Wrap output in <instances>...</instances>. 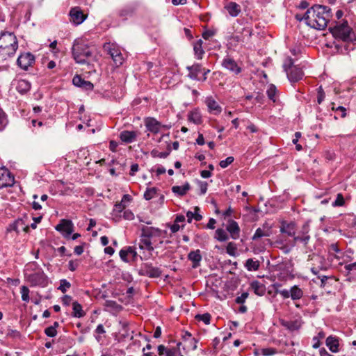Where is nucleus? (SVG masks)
<instances>
[{"label": "nucleus", "instance_id": "nucleus-1", "mask_svg": "<svg viewBox=\"0 0 356 356\" xmlns=\"http://www.w3.org/2000/svg\"><path fill=\"white\" fill-rule=\"evenodd\" d=\"M331 17V8L322 5L312 6L307 10L304 15L306 24L318 30L324 29Z\"/></svg>", "mask_w": 356, "mask_h": 356}, {"label": "nucleus", "instance_id": "nucleus-2", "mask_svg": "<svg viewBox=\"0 0 356 356\" xmlns=\"http://www.w3.org/2000/svg\"><path fill=\"white\" fill-rule=\"evenodd\" d=\"M18 48V42L13 33H1L0 36V52L3 60L13 57Z\"/></svg>", "mask_w": 356, "mask_h": 356}, {"label": "nucleus", "instance_id": "nucleus-3", "mask_svg": "<svg viewBox=\"0 0 356 356\" xmlns=\"http://www.w3.org/2000/svg\"><path fill=\"white\" fill-rule=\"evenodd\" d=\"M24 275L27 280L32 286L45 287L47 283V277L44 273L38 268L35 262L29 263L26 265Z\"/></svg>", "mask_w": 356, "mask_h": 356}, {"label": "nucleus", "instance_id": "nucleus-4", "mask_svg": "<svg viewBox=\"0 0 356 356\" xmlns=\"http://www.w3.org/2000/svg\"><path fill=\"white\" fill-rule=\"evenodd\" d=\"M74 59L77 63L84 64L86 59L92 55V51L86 43L81 40H75L72 48Z\"/></svg>", "mask_w": 356, "mask_h": 356}, {"label": "nucleus", "instance_id": "nucleus-5", "mask_svg": "<svg viewBox=\"0 0 356 356\" xmlns=\"http://www.w3.org/2000/svg\"><path fill=\"white\" fill-rule=\"evenodd\" d=\"M329 30L335 39L341 40L343 42H352L353 40V33L347 21L336 24L333 27H330Z\"/></svg>", "mask_w": 356, "mask_h": 356}, {"label": "nucleus", "instance_id": "nucleus-6", "mask_svg": "<svg viewBox=\"0 0 356 356\" xmlns=\"http://www.w3.org/2000/svg\"><path fill=\"white\" fill-rule=\"evenodd\" d=\"M155 233L156 229L153 227L145 226L142 228L141 239L139 243L140 249L147 250L149 253L154 251L151 238Z\"/></svg>", "mask_w": 356, "mask_h": 356}, {"label": "nucleus", "instance_id": "nucleus-7", "mask_svg": "<svg viewBox=\"0 0 356 356\" xmlns=\"http://www.w3.org/2000/svg\"><path fill=\"white\" fill-rule=\"evenodd\" d=\"M310 225L309 222L307 221L304 222V224L302 225L300 229L297 232V234H296L295 238H294V243H300L303 245L306 246L310 240Z\"/></svg>", "mask_w": 356, "mask_h": 356}, {"label": "nucleus", "instance_id": "nucleus-8", "mask_svg": "<svg viewBox=\"0 0 356 356\" xmlns=\"http://www.w3.org/2000/svg\"><path fill=\"white\" fill-rule=\"evenodd\" d=\"M314 261V266L311 268L314 274L318 273V270H327L330 266V259L327 258L325 259L323 257L320 255H315L312 258Z\"/></svg>", "mask_w": 356, "mask_h": 356}, {"label": "nucleus", "instance_id": "nucleus-9", "mask_svg": "<svg viewBox=\"0 0 356 356\" xmlns=\"http://www.w3.org/2000/svg\"><path fill=\"white\" fill-rule=\"evenodd\" d=\"M15 183V177L10 172L5 168H0V189L10 187Z\"/></svg>", "mask_w": 356, "mask_h": 356}, {"label": "nucleus", "instance_id": "nucleus-10", "mask_svg": "<svg viewBox=\"0 0 356 356\" xmlns=\"http://www.w3.org/2000/svg\"><path fill=\"white\" fill-rule=\"evenodd\" d=\"M55 228L65 238H68L74 231V225L70 220L62 219Z\"/></svg>", "mask_w": 356, "mask_h": 356}, {"label": "nucleus", "instance_id": "nucleus-11", "mask_svg": "<svg viewBox=\"0 0 356 356\" xmlns=\"http://www.w3.org/2000/svg\"><path fill=\"white\" fill-rule=\"evenodd\" d=\"M35 62V56L30 52L22 54L17 60V65L24 70H27Z\"/></svg>", "mask_w": 356, "mask_h": 356}, {"label": "nucleus", "instance_id": "nucleus-12", "mask_svg": "<svg viewBox=\"0 0 356 356\" xmlns=\"http://www.w3.org/2000/svg\"><path fill=\"white\" fill-rule=\"evenodd\" d=\"M69 15L70 17V22L75 25L82 24L87 18V15L83 13L79 7L71 8Z\"/></svg>", "mask_w": 356, "mask_h": 356}, {"label": "nucleus", "instance_id": "nucleus-13", "mask_svg": "<svg viewBox=\"0 0 356 356\" xmlns=\"http://www.w3.org/2000/svg\"><path fill=\"white\" fill-rule=\"evenodd\" d=\"M145 136L143 138H149L152 136V140H154L156 136V119L154 118H147L145 119Z\"/></svg>", "mask_w": 356, "mask_h": 356}, {"label": "nucleus", "instance_id": "nucleus-14", "mask_svg": "<svg viewBox=\"0 0 356 356\" xmlns=\"http://www.w3.org/2000/svg\"><path fill=\"white\" fill-rule=\"evenodd\" d=\"M280 232L282 234H284L288 236H291L295 238L297 227L295 222H287L282 221L280 224Z\"/></svg>", "mask_w": 356, "mask_h": 356}, {"label": "nucleus", "instance_id": "nucleus-15", "mask_svg": "<svg viewBox=\"0 0 356 356\" xmlns=\"http://www.w3.org/2000/svg\"><path fill=\"white\" fill-rule=\"evenodd\" d=\"M287 77L290 82H298L302 79L304 73L302 70L296 65L295 67H292L290 70L286 72Z\"/></svg>", "mask_w": 356, "mask_h": 356}, {"label": "nucleus", "instance_id": "nucleus-16", "mask_svg": "<svg viewBox=\"0 0 356 356\" xmlns=\"http://www.w3.org/2000/svg\"><path fill=\"white\" fill-rule=\"evenodd\" d=\"M227 231L230 234L233 239H237L240 236V227L238 223L234 220H229L226 227Z\"/></svg>", "mask_w": 356, "mask_h": 356}, {"label": "nucleus", "instance_id": "nucleus-17", "mask_svg": "<svg viewBox=\"0 0 356 356\" xmlns=\"http://www.w3.org/2000/svg\"><path fill=\"white\" fill-rule=\"evenodd\" d=\"M72 83L77 87L82 88L86 90H92L93 89V84L86 81L79 75H75L72 79Z\"/></svg>", "mask_w": 356, "mask_h": 356}, {"label": "nucleus", "instance_id": "nucleus-18", "mask_svg": "<svg viewBox=\"0 0 356 356\" xmlns=\"http://www.w3.org/2000/svg\"><path fill=\"white\" fill-rule=\"evenodd\" d=\"M222 65L225 68L236 74H239L241 71L235 60L229 57L225 58L223 60Z\"/></svg>", "mask_w": 356, "mask_h": 356}, {"label": "nucleus", "instance_id": "nucleus-19", "mask_svg": "<svg viewBox=\"0 0 356 356\" xmlns=\"http://www.w3.org/2000/svg\"><path fill=\"white\" fill-rule=\"evenodd\" d=\"M136 10V5H128L120 9L118 15L124 19H127L128 17H131L134 15Z\"/></svg>", "mask_w": 356, "mask_h": 356}, {"label": "nucleus", "instance_id": "nucleus-20", "mask_svg": "<svg viewBox=\"0 0 356 356\" xmlns=\"http://www.w3.org/2000/svg\"><path fill=\"white\" fill-rule=\"evenodd\" d=\"M202 255L200 250L191 251L188 254V259L193 262V268H195L200 266Z\"/></svg>", "mask_w": 356, "mask_h": 356}, {"label": "nucleus", "instance_id": "nucleus-21", "mask_svg": "<svg viewBox=\"0 0 356 356\" xmlns=\"http://www.w3.org/2000/svg\"><path fill=\"white\" fill-rule=\"evenodd\" d=\"M137 133L134 131H122L120 134V138L122 142L131 143L136 140Z\"/></svg>", "mask_w": 356, "mask_h": 356}, {"label": "nucleus", "instance_id": "nucleus-22", "mask_svg": "<svg viewBox=\"0 0 356 356\" xmlns=\"http://www.w3.org/2000/svg\"><path fill=\"white\" fill-rule=\"evenodd\" d=\"M188 70V76L194 80H197L198 74L202 72V66L200 64H194L191 66L186 67Z\"/></svg>", "mask_w": 356, "mask_h": 356}, {"label": "nucleus", "instance_id": "nucleus-23", "mask_svg": "<svg viewBox=\"0 0 356 356\" xmlns=\"http://www.w3.org/2000/svg\"><path fill=\"white\" fill-rule=\"evenodd\" d=\"M206 104L210 113L217 115L221 112V107L211 97L207 99Z\"/></svg>", "mask_w": 356, "mask_h": 356}, {"label": "nucleus", "instance_id": "nucleus-24", "mask_svg": "<svg viewBox=\"0 0 356 356\" xmlns=\"http://www.w3.org/2000/svg\"><path fill=\"white\" fill-rule=\"evenodd\" d=\"M326 346L328 347L329 350L332 353H338L339 352V340L337 337H334L332 336L328 337L326 339Z\"/></svg>", "mask_w": 356, "mask_h": 356}, {"label": "nucleus", "instance_id": "nucleus-25", "mask_svg": "<svg viewBox=\"0 0 356 356\" xmlns=\"http://www.w3.org/2000/svg\"><path fill=\"white\" fill-rule=\"evenodd\" d=\"M281 324L290 331L298 330L301 327V322L299 320L285 321L282 320Z\"/></svg>", "mask_w": 356, "mask_h": 356}, {"label": "nucleus", "instance_id": "nucleus-26", "mask_svg": "<svg viewBox=\"0 0 356 356\" xmlns=\"http://www.w3.org/2000/svg\"><path fill=\"white\" fill-rule=\"evenodd\" d=\"M343 272L346 276H350L348 280H350L354 275H356V261L348 264V261H345Z\"/></svg>", "mask_w": 356, "mask_h": 356}, {"label": "nucleus", "instance_id": "nucleus-27", "mask_svg": "<svg viewBox=\"0 0 356 356\" xmlns=\"http://www.w3.org/2000/svg\"><path fill=\"white\" fill-rule=\"evenodd\" d=\"M191 186L188 182H186L183 186H174L172 191L178 196H184L190 190Z\"/></svg>", "mask_w": 356, "mask_h": 356}, {"label": "nucleus", "instance_id": "nucleus-28", "mask_svg": "<svg viewBox=\"0 0 356 356\" xmlns=\"http://www.w3.org/2000/svg\"><path fill=\"white\" fill-rule=\"evenodd\" d=\"M31 89V83L24 79L17 81L16 90L21 94H25Z\"/></svg>", "mask_w": 356, "mask_h": 356}, {"label": "nucleus", "instance_id": "nucleus-29", "mask_svg": "<svg viewBox=\"0 0 356 356\" xmlns=\"http://www.w3.org/2000/svg\"><path fill=\"white\" fill-rule=\"evenodd\" d=\"M225 8L232 17H236L241 13V6L235 2H229Z\"/></svg>", "mask_w": 356, "mask_h": 356}, {"label": "nucleus", "instance_id": "nucleus-30", "mask_svg": "<svg viewBox=\"0 0 356 356\" xmlns=\"http://www.w3.org/2000/svg\"><path fill=\"white\" fill-rule=\"evenodd\" d=\"M203 41L201 39H199L193 44V51L195 57L197 59H202L203 54H204V51L202 49Z\"/></svg>", "mask_w": 356, "mask_h": 356}, {"label": "nucleus", "instance_id": "nucleus-31", "mask_svg": "<svg viewBox=\"0 0 356 356\" xmlns=\"http://www.w3.org/2000/svg\"><path fill=\"white\" fill-rule=\"evenodd\" d=\"M188 121L193 122L195 124H200L202 123V115L199 111L193 110L191 111L188 115Z\"/></svg>", "mask_w": 356, "mask_h": 356}, {"label": "nucleus", "instance_id": "nucleus-32", "mask_svg": "<svg viewBox=\"0 0 356 356\" xmlns=\"http://www.w3.org/2000/svg\"><path fill=\"white\" fill-rule=\"evenodd\" d=\"M260 262L254 259H248L246 260L245 267L248 271H255L259 268Z\"/></svg>", "mask_w": 356, "mask_h": 356}, {"label": "nucleus", "instance_id": "nucleus-33", "mask_svg": "<svg viewBox=\"0 0 356 356\" xmlns=\"http://www.w3.org/2000/svg\"><path fill=\"white\" fill-rule=\"evenodd\" d=\"M72 316L76 318H81L85 316L82 306L76 301L72 302Z\"/></svg>", "mask_w": 356, "mask_h": 356}, {"label": "nucleus", "instance_id": "nucleus-34", "mask_svg": "<svg viewBox=\"0 0 356 356\" xmlns=\"http://www.w3.org/2000/svg\"><path fill=\"white\" fill-rule=\"evenodd\" d=\"M157 351L159 356H175L177 350L169 349L165 348L163 345L157 346Z\"/></svg>", "mask_w": 356, "mask_h": 356}, {"label": "nucleus", "instance_id": "nucleus-35", "mask_svg": "<svg viewBox=\"0 0 356 356\" xmlns=\"http://www.w3.org/2000/svg\"><path fill=\"white\" fill-rule=\"evenodd\" d=\"M199 211L200 208L198 207H195L194 213L191 211H187L186 217L189 223L191 222L193 219H195L196 221H200L202 219V215L198 213Z\"/></svg>", "mask_w": 356, "mask_h": 356}, {"label": "nucleus", "instance_id": "nucleus-36", "mask_svg": "<svg viewBox=\"0 0 356 356\" xmlns=\"http://www.w3.org/2000/svg\"><path fill=\"white\" fill-rule=\"evenodd\" d=\"M181 337L184 341L183 343H186L188 341V340H190L191 342L193 343V347H192V350H195V349H197V340L192 337V335L190 332L186 331L184 332Z\"/></svg>", "mask_w": 356, "mask_h": 356}, {"label": "nucleus", "instance_id": "nucleus-37", "mask_svg": "<svg viewBox=\"0 0 356 356\" xmlns=\"http://www.w3.org/2000/svg\"><path fill=\"white\" fill-rule=\"evenodd\" d=\"M211 296L216 298L220 300L227 298L229 291H210Z\"/></svg>", "mask_w": 356, "mask_h": 356}, {"label": "nucleus", "instance_id": "nucleus-38", "mask_svg": "<svg viewBox=\"0 0 356 356\" xmlns=\"http://www.w3.org/2000/svg\"><path fill=\"white\" fill-rule=\"evenodd\" d=\"M215 238L219 241H226L229 237L226 232L222 229H217L215 233Z\"/></svg>", "mask_w": 356, "mask_h": 356}, {"label": "nucleus", "instance_id": "nucleus-39", "mask_svg": "<svg viewBox=\"0 0 356 356\" xmlns=\"http://www.w3.org/2000/svg\"><path fill=\"white\" fill-rule=\"evenodd\" d=\"M270 233L268 230H265L260 227L257 228L252 237L253 241L257 240L263 236H269Z\"/></svg>", "mask_w": 356, "mask_h": 356}, {"label": "nucleus", "instance_id": "nucleus-40", "mask_svg": "<svg viewBox=\"0 0 356 356\" xmlns=\"http://www.w3.org/2000/svg\"><path fill=\"white\" fill-rule=\"evenodd\" d=\"M340 252L339 248L337 245L335 243H332L329 246L328 252H329V259L332 261V258H336L339 259V257L336 256L334 254Z\"/></svg>", "mask_w": 356, "mask_h": 356}, {"label": "nucleus", "instance_id": "nucleus-41", "mask_svg": "<svg viewBox=\"0 0 356 356\" xmlns=\"http://www.w3.org/2000/svg\"><path fill=\"white\" fill-rule=\"evenodd\" d=\"M268 98L273 102H276L277 88L275 85H270L266 91Z\"/></svg>", "mask_w": 356, "mask_h": 356}, {"label": "nucleus", "instance_id": "nucleus-42", "mask_svg": "<svg viewBox=\"0 0 356 356\" xmlns=\"http://www.w3.org/2000/svg\"><path fill=\"white\" fill-rule=\"evenodd\" d=\"M104 49L108 51V53L111 58L114 57L115 54H118L120 53V49H118L113 44H106L104 46Z\"/></svg>", "mask_w": 356, "mask_h": 356}, {"label": "nucleus", "instance_id": "nucleus-43", "mask_svg": "<svg viewBox=\"0 0 356 356\" xmlns=\"http://www.w3.org/2000/svg\"><path fill=\"white\" fill-rule=\"evenodd\" d=\"M236 250H237V246L234 243L229 242L227 243V245L226 247V252L229 255H230L232 257H236Z\"/></svg>", "mask_w": 356, "mask_h": 356}, {"label": "nucleus", "instance_id": "nucleus-44", "mask_svg": "<svg viewBox=\"0 0 356 356\" xmlns=\"http://www.w3.org/2000/svg\"><path fill=\"white\" fill-rule=\"evenodd\" d=\"M156 196V187H147L143 197L146 200H149Z\"/></svg>", "mask_w": 356, "mask_h": 356}, {"label": "nucleus", "instance_id": "nucleus-45", "mask_svg": "<svg viewBox=\"0 0 356 356\" xmlns=\"http://www.w3.org/2000/svg\"><path fill=\"white\" fill-rule=\"evenodd\" d=\"M19 284V280L18 279H12V278H7V280L5 282L1 283V286H4L6 287H10V286H17Z\"/></svg>", "mask_w": 356, "mask_h": 356}, {"label": "nucleus", "instance_id": "nucleus-46", "mask_svg": "<svg viewBox=\"0 0 356 356\" xmlns=\"http://www.w3.org/2000/svg\"><path fill=\"white\" fill-rule=\"evenodd\" d=\"M296 66V65H295L293 63V60L290 57L286 58L283 63V68L285 72H288L292 69V67H295Z\"/></svg>", "mask_w": 356, "mask_h": 356}, {"label": "nucleus", "instance_id": "nucleus-47", "mask_svg": "<svg viewBox=\"0 0 356 356\" xmlns=\"http://www.w3.org/2000/svg\"><path fill=\"white\" fill-rule=\"evenodd\" d=\"M8 124L6 114L0 108V131H2Z\"/></svg>", "mask_w": 356, "mask_h": 356}, {"label": "nucleus", "instance_id": "nucleus-48", "mask_svg": "<svg viewBox=\"0 0 356 356\" xmlns=\"http://www.w3.org/2000/svg\"><path fill=\"white\" fill-rule=\"evenodd\" d=\"M272 293H273V296L280 293L283 298L291 297V291H267V295L271 296Z\"/></svg>", "mask_w": 356, "mask_h": 356}, {"label": "nucleus", "instance_id": "nucleus-49", "mask_svg": "<svg viewBox=\"0 0 356 356\" xmlns=\"http://www.w3.org/2000/svg\"><path fill=\"white\" fill-rule=\"evenodd\" d=\"M195 319L197 321H203L206 325H209L211 321V315L209 313L203 314H197L195 316Z\"/></svg>", "mask_w": 356, "mask_h": 356}, {"label": "nucleus", "instance_id": "nucleus-50", "mask_svg": "<svg viewBox=\"0 0 356 356\" xmlns=\"http://www.w3.org/2000/svg\"><path fill=\"white\" fill-rule=\"evenodd\" d=\"M345 204L343 196L341 193H338L336 200L332 202V206L333 207H341Z\"/></svg>", "mask_w": 356, "mask_h": 356}, {"label": "nucleus", "instance_id": "nucleus-51", "mask_svg": "<svg viewBox=\"0 0 356 356\" xmlns=\"http://www.w3.org/2000/svg\"><path fill=\"white\" fill-rule=\"evenodd\" d=\"M112 59H113L114 64L116 67H120V65H122V63L124 62V58H123L121 52L118 54H115L114 57H113Z\"/></svg>", "mask_w": 356, "mask_h": 356}, {"label": "nucleus", "instance_id": "nucleus-52", "mask_svg": "<svg viewBox=\"0 0 356 356\" xmlns=\"http://www.w3.org/2000/svg\"><path fill=\"white\" fill-rule=\"evenodd\" d=\"M19 223L22 224V219H18L15 220L13 224L10 225L8 231H15L17 233L20 232V227H19Z\"/></svg>", "mask_w": 356, "mask_h": 356}, {"label": "nucleus", "instance_id": "nucleus-53", "mask_svg": "<svg viewBox=\"0 0 356 356\" xmlns=\"http://www.w3.org/2000/svg\"><path fill=\"white\" fill-rule=\"evenodd\" d=\"M234 161L233 156H228L225 160L220 161L219 165L222 168H227L229 165L232 164Z\"/></svg>", "mask_w": 356, "mask_h": 356}, {"label": "nucleus", "instance_id": "nucleus-54", "mask_svg": "<svg viewBox=\"0 0 356 356\" xmlns=\"http://www.w3.org/2000/svg\"><path fill=\"white\" fill-rule=\"evenodd\" d=\"M177 346L179 350H180L181 346L182 347V349L184 350H188L190 349L192 350V347H193V343L191 342L190 340H188V341L186 343H182L181 342L178 343Z\"/></svg>", "mask_w": 356, "mask_h": 356}, {"label": "nucleus", "instance_id": "nucleus-55", "mask_svg": "<svg viewBox=\"0 0 356 356\" xmlns=\"http://www.w3.org/2000/svg\"><path fill=\"white\" fill-rule=\"evenodd\" d=\"M248 296L249 293L248 292H243L241 296L236 297L235 302L237 304L243 305L245 302V300L248 298Z\"/></svg>", "mask_w": 356, "mask_h": 356}, {"label": "nucleus", "instance_id": "nucleus-56", "mask_svg": "<svg viewBox=\"0 0 356 356\" xmlns=\"http://www.w3.org/2000/svg\"><path fill=\"white\" fill-rule=\"evenodd\" d=\"M44 333L47 337H54L57 335V330L55 328L51 327V326L45 328Z\"/></svg>", "mask_w": 356, "mask_h": 356}, {"label": "nucleus", "instance_id": "nucleus-57", "mask_svg": "<svg viewBox=\"0 0 356 356\" xmlns=\"http://www.w3.org/2000/svg\"><path fill=\"white\" fill-rule=\"evenodd\" d=\"M325 92L322 88V87H319L318 89V95H317V102L318 104H321L322 102L325 99Z\"/></svg>", "mask_w": 356, "mask_h": 356}, {"label": "nucleus", "instance_id": "nucleus-58", "mask_svg": "<svg viewBox=\"0 0 356 356\" xmlns=\"http://www.w3.org/2000/svg\"><path fill=\"white\" fill-rule=\"evenodd\" d=\"M345 44H343V49L345 51L344 52H342V54H348L350 50H353V45L350 43L351 42H344Z\"/></svg>", "mask_w": 356, "mask_h": 356}, {"label": "nucleus", "instance_id": "nucleus-59", "mask_svg": "<svg viewBox=\"0 0 356 356\" xmlns=\"http://www.w3.org/2000/svg\"><path fill=\"white\" fill-rule=\"evenodd\" d=\"M120 258H121V259L122 261H124L125 262L129 261V259H128L129 253H128V251L127 250V248H124V249H122L120 251Z\"/></svg>", "mask_w": 356, "mask_h": 356}, {"label": "nucleus", "instance_id": "nucleus-60", "mask_svg": "<svg viewBox=\"0 0 356 356\" xmlns=\"http://www.w3.org/2000/svg\"><path fill=\"white\" fill-rule=\"evenodd\" d=\"M127 250L128 251L129 256L133 258V259H136L138 256L137 252L136 250V248L132 247V246H129V247H127Z\"/></svg>", "mask_w": 356, "mask_h": 356}, {"label": "nucleus", "instance_id": "nucleus-61", "mask_svg": "<svg viewBox=\"0 0 356 356\" xmlns=\"http://www.w3.org/2000/svg\"><path fill=\"white\" fill-rule=\"evenodd\" d=\"M198 184L200 189V195H204L207 191L208 184L206 181H200Z\"/></svg>", "mask_w": 356, "mask_h": 356}, {"label": "nucleus", "instance_id": "nucleus-62", "mask_svg": "<svg viewBox=\"0 0 356 356\" xmlns=\"http://www.w3.org/2000/svg\"><path fill=\"white\" fill-rule=\"evenodd\" d=\"M79 264V261H77V260H75V261L70 260L69 261V263H68V268L71 271H74L78 268Z\"/></svg>", "mask_w": 356, "mask_h": 356}, {"label": "nucleus", "instance_id": "nucleus-63", "mask_svg": "<svg viewBox=\"0 0 356 356\" xmlns=\"http://www.w3.org/2000/svg\"><path fill=\"white\" fill-rule=\"evenodd\" d=\"M70 286V283L67 280L63 279L60 280V286L57 288V289H69Z\"/></svg>", "mask_w": 356, "mask_h": 356}, {"label": "nucleus", "instance_id": "nucleus-64", "mask_svg": "<svg viewBox=\"0 0 356 356\" xmlns=\"http://www.w3.org/2000/svg\"><path fill=\"white\" fill-rule=\"evenodd\" d=\"M302 295V291H291V297L293 300L300 299Z\"/></svg>", "mask_w": 356, "mask_h": 356}]
</instances>
